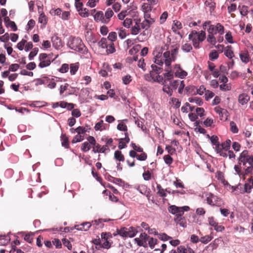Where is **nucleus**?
I'll return each instance as SVG.
<instances>
[{
	"mask_svg": "<svg viewBox=\"0 0 253 253\" xmlns=\"http://www.w3.org/2000/svg\"><path fill=\"white\" fill-rule=\"evenodd\" d=\"M151 67L152 70L150 71L149 75L145 76L146 80L148 81L161 83L164 81H166V82L167 81H170L174 77L173 72L166 70L167 72L164 74V78L163 76L159 75L163 71L162 67H157L154 64H152Z\"/></svg>",
	"mask_w": 253,
	"mask_h": 253,
	"instance_id": "1",
	"label": "nucleus"
},
{
	"mask_svg": "<svg viewBox=\"0 0 253 253\" xmlns=\"http://www.w3.org/2000/svg\"><path fill=\"white\" fill-rule=\"evenodd\" d=\"M67 45L70 49L83 54L86 53L87 51L82 40L78 37L70 36L68 39Z\"/></svg>",
	"mask_w": 253,
	"mask_h": 253,
	"instance_id": "2",
	"label": "nucleus"
},
{
	"mask_svg": "<svg viewBox=\"0 0 253 253\" xmlns=\"http://www.w3.org/2000/svg\"><path fill=\"white\" fill-rule=\"evenodd\" d=\"M203 28L204 30L207 29L209 34L216 35L219 34L222 35L224 33V27L219 23H216V25L211 24V21H207L203 24Z\"/></svg>",
	"mask_w": 253,
	"mask_h": 253,
	"instance_id": "3",
	"label": "nucleus"
},
{
	"mask_svg": "<svg viewBox=\"0 0 253 253\" xmlns=\"http://www.w3.org/2000/svg\"><path fill=\"white\" fill-rule=\"evenodd\" d=\"M206 32L204 31L197 32L192 31L189 35V39L192 41L193 46L198 49L200 47V43L206 39Z\"/></svg>",
	"mask_w": 253,
	"mask_h": 253,
	"instance_id": "4",
	"label": "nucleus"
},
{
	"mask_svg": "<svg viewBox=\"0 0 253 253\" xmlns=\"http://www.w3.org/2000/svg\"><path fill=\"white\" fill-rule=\"evenodd\" d=\"M178 50L179 49L178 47H175L171 50V52L169 51H167L164 52L165 65L166 66H169L171 62L175 60L178 53Z\"/></svg>",
	"mask_w": 253,
	"mask_h": 253,
	"instance_id": "5",
	"label": "nucleus"
},
{
	"mask_svg": "<svg viewBox=\"0 0 253 253\" xmlns=\"http://www.w3.org/2000/svg\"><path fill=\"white\" fill-rule=\"evenodd\" d=\"M206 201L208 204L212 207H220L223 205L222 200L211 193L206 195Z\"/></svg>",
	"mask_w": 253,
	"mask_h": 253,
	"instance_id": "6",
	"label": "nucleus"
},
{
	"mask_svg": "<svg viewBox=\"0 0 253 253\" xmlns=\"http://www.w3.org/2000/svg\"><path fill=\"white\" fill-rule=\"evenodd\" d=\"M189 210L190 208L187 206L177 207L175 205H170L168 208V211L174 215H183L184 211H188Z\"/></svg>",
	"mask_w": 253,
	"mask_h": 253,
	"instance_id": "7",
	"label": "nucleus"
},
{
	"mask_svg": "<svg viewBox=\"0 0 253 253\" xmlns=\"http://www.w3.org/2000/svg\"><path fill=\"white\" fill-rule=\"evenodd\" d=\"M50 57L46 53H41L39 56L40 61L38 66L40 68H43L49 66L51 64Z\"/></svg>",
	"mask_w": 253,
	"mask_h": 253,
	"instance_id": "8",
	"label": "nucleus"
},
{
	"mask_svg": "<svg viewBox=\"0 0 253 253\" xmlns=\"http://www.w3.org/2000/svg\"><path fill=\"white\" fill-rule=\"evenodd\" d=\"M154 62L157 67H160L163 65L164 63H165V57H164V53L162 54V52L159 51L156 52L155 54V57L154 58Z\"/></svg>",
	"mask_w": 253,
	"mask_h": 253,
	"instance_id": "9",
	"label": "nucleus"
},
{
	"mask_svg": "<svg viewBox=\"0 0 253 253\" xmlns=\"http://www.w3.org/2000/svg\"><path fill=\"white\" fill-rule=\"evenodd\" d=\"M249 158V152L248 150H244L240 155L238 158V162L240 165L242 164L245 167H247L246 165Z\"/></svg>",
	"mask_w": 253,
	"mask_h": 253,
	"instance_id": "10",
	"label": "nucleus"
},
{
	"mask_svg": "<svg viewBox=\"0 0 253 253\" xmlns=\"http://www.w3.org/2000/svg\"><path fill=\"white\" fill-rule=\"evenodd\" d=\"M174 68L175 69V71L174 72L175 77L180 79H183L187 76V73L182 70L179 65H175Z\"/></svg>",
	"mask_w": 253,
	"mask_h": 253,
	"instance_id": "11",
	"label": "nucleus"
},
{
	"mask_svg": "<svg viewBox=\"0 0 253 253\" xmlns=\"http://www.w3.org/2000/svg\"><path fill=\"white\" fill-rule=\"evenodd\" d=\"M106 150L110 151L109 148H107V145H104L101 147L100 144H97L93 147L92 152L94 153H104Z\"/></svg>",
	"mask_w": 253,
	"mask_h": 253,
	"instance_id": "12",
	"label": "nucleus"
},
{
	"mask_svg": "<svg viewBox=\"0 0 253 253\" xmlns=\"http://www.w3.org/2000/svg\"><path fill=\"white\" fill-rule=\"evenodd\" d=\"M182 28V26L180 22L177 20L173 21L171 29L174 33L180 35V32L178 31V30L181 29Z\"/></svg>",
	"mask_w": 253,
	"mask_h": 253,
	"instance_id": "13",
	"label": "nucleus"
},
{
	"mask_svg": "<svg viewBox=\"0 0 253 253\" xmlns=\"http://www.w3.org/2000/svg\"><path fill=\"white\" fill-rule=\"evenodd\" d=\"M162 83L163 84V90L164 92L166 93L169 96H171L173 93V89L170 86V84H167L166 81H164Z\"/></svg>",
	"mask_w": 253,
	"mask_h": 253,
	"instance_id": "14",
	"label": "nucleus"
},
{
	"mask_svg": "<svg viewBox=\"0 0 253 253\" xmlns=\"http://www.w3.org/2000/svg\"><path fill=\"white\" fill-rule=\"evenodd\" d=\"M51 40L53 45L55 48L57 49L59 48L60 47L62 46V41L60 39V38H59L58 36H53L52 37Z\"/></svg>",
	"mask_w": 253,
	"mask_h": 253,
	"instance_id": "15",
	"label": "nucleus"
},
{
	"mask_svg": "<svg viewBox=\"0 0 253 253\" xmlns=\"http://www.w3.org/2000/svg\"><path fill=\"white\" fill-rule=\"evenodd\" d=\"M250 100V97L245 93H242L238 96V101L241 105L246 104Z\"/></svg>",
	"mask_w": 253,
	"mask_h": 253,
	"instance_id": "16",
	"label": "nucleus"
},
{
	"mask_svg": "<svg viewBox=\"0 0 253 253\" xmlns=\"http://www.w3.org/2000/svg\"><path fill=\"white\" fill-rule=\"evenodd\" d=\"M155 20L153 18H150L149 20H144L141 23V27L143 29L147 30L149 29L150 25H152Z\"/></svg>",
	"mask_w": 253,
	"mask_h": 253,
	"instance_id": "17",
	"label": "nucleus"
},
{
	"mask_svg": "<svg viewBox=\"0 0 253 253\" xmlns=\"http://www.w3.org/2000/svg\"><path fill=\"white\" fill-rule=\"evenodd\" d=\"M91 226V223L89 222H84L81 225L75 226L76 229L81 231H87Z\"/></svg>",
	"mask_w": 253,
	"mask_h": 253,
	"instance_id": "18",
	"label": "nucleus"
},
{
	"mask_svg": "<svg viewBox=\"0 0 253 253\" xmlns=\"http://www.w3.org/2000/svg\"><path fill=\"white\" fill-rule=\"evenodd\" d=\"M114 12L111 8H108L105 13L104 24H108L111 17L113 16Z\"/></svg>",
	"mask_w": 253,
	"mask_h": 253,
	"instance_id": "19",
	"label": "nucleus"
},
{
	"mask_svg": "<svg viewBox=\"0 0 253 253\" xmlns=\"http://www.w3.org/2000/svg\"><path fill=\"white\" fill-rule=\"evenodd\" d=\"M94 19L97 22L101 21L102 23H104L103 21L105 19L103 12L101 11L96 12L94 15Z\"/></svg>",
	"mask_w": 253,
	"mask_h": 253,
	"instance_id": "20",
	"label": "nucleus"
},
{
	"mask_svg": "<svg viewBox=\"0 0 253 253\" xmlns=\"http://www.w3.org/2000/svg\"><path fill=\"white\" fill-rule=\"evenodd\" d=\"M134 188L143 195H146L148 192V188L145 185L135 186Z\"/></svg>",
	"mask_w": 253,
	"mask_h": 253,
	"instance_id": "21",
	"label": "nucleus"
},
{
	"mask_svg": "<svg viewBox=\"0 0 253 253\" xmlns=\"http://www.w3.org/2000/svg\"><path fill=\"white\" fill-rule=\"evenodd\" d=\"M184 92L188 95L196 94V87L194 85L187 86L184 89Z\"/></svg>",
	"mask_w": 253,
	"mask_h": 253,
	"instance_id": "22",
	"label": "nucleus"
},
{
	"mask_svg": "<svg viewBox=\"0 0 253 253\" xmlns=\"http://www.w3.org/2000/svg\"><path fill=\"white\" fill-rule=\"evenodd\" d=\"M79 68V63L78 62L71 64L70 65V72L72 75H75Z\"/></svg>",
	"mask_w": 253,
	"mask_h": 253,
	"instance_id": "23",
	"label": "nucleus"
},
{
	"mask_svg": "<svg viewBox=\"0 0 253 253\" xmlns=\"http://www.w3.org/2000/svg\"><path fill=\"white\" fill-rule=\"evenodd\" d=\"M140 23V20L137 21L135 22V25L132 26L131 29V33L133 35H136L140 32V28L139 26V24Z\"/></svg>",
	"mask_w": 253,
	"mask_h": 253,
	"instance_id": "24",
	"label": "nucleus"
},
{
	"mask_svg": "<svg viewBox=\"0 0 253 253\" xmlns=\"http://www.w3.org/2000/svg\"><path fill=\"white\" fill-rule=\"evenodd\" d=\"M136 230L132 227L127 228L126 237L132 238L135 236L137 233Z\"/></svg>",
	"mask_w": 253,
	"mask_h": 253,
	"instance_id": "25",
	"label": "nucleus"
},
{
	"mask_svg": "<svg viewBox=\"0 0 253 253\" xmlns=\"http://www.w3.org/2000/svg\"><path fill=\"white\" fill-rule=\"evenodd\" d=\"M115 159L120 162H124L125 161V158L124 155L122 154V152L119 150H117L114 153Z\"/></svg>",
	"mask_w": 253,
	"mask_h": 253,
	"instance_id": "26",
	"label": "nucleus"
},
{
	"mask_svg": "<svg viewBox=\"0 0 253 253\" xmlns=\"http://www.w3.org/2000/svg\"><path fill=\"white\" fill-rule=\"evenodd\" d=\"M188 101L190 103H195L199 106L202 105L203 103L202 99L201 98L198 97H190L188 99Z\"/></svg>",
	"mask_w": 253,
	"mask_h": 253,
	"instance_id": "27",
	"label": "nucleus"
},
{
	"mask_svg": "<svg viewBox=\"0 0 253 253\" xmlns=\"http://www.w3.org/2000/svg\"><path fill=\"white\" fill-rule=\"evenodd\" d=\"M10 239L8 236H1L0 237V245L5 246L10 242Z\"/></svg>",
	"mask_w": 253,
	"mask_h": 253,
	"instance_id": "28",
	"label": "nucleus"
},
{
	"mask_svg": "<svg viewBox=\"0 0 253 253\" xmlns=\"http://www.w3.org/2000/svg\"><path fill=\"white\" fill-rule=\"evenodd\" d=\"M207 41L213 45H215L216 43V39L214 37V35L211 34H209L208 35Z\"/></svg>",
	"mask_w": 253,
	"mask_h": 253,
	"instance_id": "29",
	"label": "nucleus"
},
{
	"mask_svg": "<svg viewBox=\"0 0 253 253\" xmlns=\"http://www.w3.org/2000/svg\"><path fill=\"white\" fill-rule=\"evenodd\" d=\"M238 9L240 10V14L245 16L247 15L248 12V7L246 5H239L238 6Z\"/></svg>",
	"mask_w": 253,
	"mask_h": 253,
	"instance_id": "30",
	"label": "nucleus"
},
{
	"mask_svg": "<svg viewBox=\"0 0 253 253\" xmlns=\"http://www.w3.org/2000/svg\"><path fill=\"white\" fill-rule=\"evenodd\" d=\"M39 22L42 24L44 26H45L47 23V19L43 12L39 13Z\"/></svg>",
	"mask_w": 253,
	"mask_h": 253,
	"instance_id": "31",
	"label": "nucleus"
},
{
	"mask_svg": "<svg viewBox=\"0 0 253 253\" xmlns=\"http://www.w3.org/2000/svg\"><path fill=\"white\" fill-rule=\"evenodd\" d=\"M218 52L215 50H212L209 54V58L211 61L217 59L218 57Z\"/></svg>",
	"mask_w": 253,
	"mask_h": 253,
	"instance_id": "32",
	"label": "nucleus"
},
{
	"mask_svg": "<svg viewBox=\"0 0 253 253\" xmlns=\"http://www.w3.org/2000/svg\"><path fill=\"white\" fill-rule=\"evenodd\" d=\"M181 81L179 80H175L173 81H171L169 83L170 86L172 88V89H176L181 83Z\"/></svg>",
	"mask_w": 253,
	"mask_h": 253,
	"instance_id": "33",
	"label": "nucleus"
},
{
	"mask_svg": "<svg viewBox=\"0 0 253 253\" xmlns=\"http://www.w3.org/2000/svg\"><path fill=\"white\" fill-rule=\"evenodd\" d=\"M105 48L106 49V52L107 54L113 53L116 51L114 43L113 42H110L109 44H108L107 46V47Z\"/></svg>",
	"mask_w": 253,
	"mask_h": 253,
	"instance_id": "34",
	"label": "nucleus"
},
{
	"mask_svg": "<svg viewBox=\"0 0 253 253\" xmlns=\"http://www.w3.org/2000/svg\"><path fill=\"white\" fill-rule=\"evenodd\" d=\"M91 148L90 145L87 141L84 142L81 146V149L82 151L86 152Z\"/></svg>",
	"mask_w": 253,
	"mask_h": 253,
	"instance_id": "35",
	"label": "nucleus"
},
{
	"mask_svg": "<svg viewBox=\"0 0 253 253\" xmlns=\"http://www.w3.org/2000/svg\"><path fill=\"white\" fill-rule=\"evenodd\" d=\"M212 239L213 236L207 235L202 237L200 239V241L203 244H206L210 242Z\"/></svg>",
	"mask_w": 253,
	"mask_h": 253,
	"instance_id": "36",
	"label": "nucleus"
},
{
	"mask_svg": "<svg viewBox=\"0 0 253 253\" xmlns=\"http://www.w3.org/2000/svg\"><path fill=\"white\" fill-rule=\"evenodd\" d=\"M205 4L206 6L210 8L211 11H213L215 7V3L211 1H211L206 0L205 2Z\"/></svg>",
	"mask_w": 253,
	"mask_h": 253,
	"instance_id": "37",
	"label": "nucleus"
},
{
	"mask_svg": "<svg viewBox=\"0 0 253 253\" xmlns=\"http://www.w3.org/2000/svg\"><path fill=\"white\" fill-rule=\"evenodd\" d=\"M61 139L62 140V145L66 148L69 147L68 139L65 134H62L61 135Z\"/></svg>",
	"mask_w": 253,
	"mask_h": 253,
	"instance_id": "38",
	"label": "nucleus"
},
{
	"mask_svg": "<svg viewBox=\"0 0 253 253\" xmlns=\"http://www.w3.org/2000/svg\"><path fill=\"white\" fill-rule=\"evenodd\" d=\"M148 240V244L150 248L152 249H154L155 245L157 244L158 240L157 239L153 238L152 237H150Z\"/></svg>",
	"mask_w": 253,
	"mask_h": 253,
	"instance_id": "39",
	"label": "nucleus"
},
{
	"mask_svg": "<svg viewBox=\"0 0 253 253\" xmlns=\"http://www.w3.org/2000/svg\"><path fill=\"white\" fill-rule=\"evenodd\" d=\"M230 126L231 131L233 133H238L239 130H238V127L237 126V125H236V123L234 122H233V121L230 122Z\"/></svg>",
	"mask_w": 253,
	"mask_h": 253,
	"instance_id": "40",
	"label": "nucleus"
},
{
	"mask_svg": "<svg viewBox=\"0 0 253 253\" xmlns=\"http://www.w3.org/2000/svg\"><path fill=\"white\" fill-rule=\"evenodd\" d=\"M99 45L103 48H105L108 45V40L107 39L102 38L98 42Z\"/></svg>",
	"mask_w": 253,
	"mask_h": 253,
	"instance_id": "41",
	"label": "nucleus"
},
{
	"mask_svg": "<svg viewBox=\"0 0 253 253\" xmlns=\"http://www.w3.org/2000/svg\"><path fill=\"white\" fill-rule=\"evenodd\" d=\"M231 141L229 139H227L226 141L221 144V146L224 151H228L230 148Z\"/></svg>",
	"mask_w": 253,
	"mask_h": 253,
	"instance_id": "42",
	"label": "nucleus"
},
{
	"mask_svg": "<svg viewBox=\"0 0 253 253\" xmlns=\"http://www.w3.org/2000/svg\"><path fill=\"white\" fill-rule=\"evenodd\" d=\"M182 50L186 52H189L192 49V46L190 43H186L181 47Z\"/></svg>",
	"mask_w": 253,
	"mask_h": 253,
	"instance_id": "43",
	"label": "nucleus"
},
{
	"mask_svg": "<svg viewBox=\"0 0 253 253\" xmlns=\"http://www.w3.org/2000/svg\"><path fill=\"white\" fill-rule=\"evenodd\" d=\"M69 65L68 64L64 63L61 65V67L58 69L59 72L62 73H67L69 70Z\"/></svg>",
	"mask_w": 253,
	"mask_h": 253,
	"instance_id": "44",
	"label": "nucleus"
},
{
	"mask_svg": "<svg viewBox=\"0 0 253 253\" xmlns=\"http://www.w3.org/2000/svg\"><path fill=\"white\" fill-rule=\"evenodd\" d=\"M157 188L158 189V193L161 197H165L167 196V194L165 193L164 190L162 188L160 184H157Z\"/></svg>",
	"mask_w": 253,
	"mask_h": 253,
	"instance_id": "45",
	"label": "nucleus"
},
{
	"mask_svg": "<svg viewBox=\"0 0 253 253\" xmlns=\"http://www.w3.org/2000/svg\"><path fill=\"white\" fill-rule=\"evenodd\" d=\"M164 160L165 161V163L169 166L171 165L173 162V159L169 155L164 156Z\"/></svg>",
	"mask_w": 253,
	"mask_h": 253,
	"instance_id": "46",
	"label": "nucleus"
},
{
	"mask_svg": "<svg viewBox=\"0 0 253 253\" xmlns=\"http://www.w3.org/2000/svg\"><path fill=\"white\" fill-rule=\"evenodd\" d=\"M84 140V136L82 135H80L77 134L75 137L73 138L72 140V142L73 143H76L77 142H81Z\"/></svg>",
	"mask_w": 253,
	"mask_h": 253,
	"instance_id": "47",
	"label": "nucleus"
},
{
	"mask_svg": "<svg viewBox=\"0 0 253 253\" xmlns=\"http://www.w3.org/2000/svg\"><path fill=\"white\" fill-rule=\"evenodd\" d=\"M139 236L142 242L145 245L147 244L146 242L149 239V236L145 233H141Z\"/></svg>",
	"mask_w": 253,
	"mask_h": 253,
	"instance_id": "48",
	"label": "nucleus"
},
{
	"mask_svg": "<svg viewBox=\"0 0 253 253\" xmlns=\"http://www.w3.org/2000/svg\"><path fill=\"white\" fill-rule=\"evenodd\" d=\"M127 228L124 227L119 230H117L118 234L123 237H126Z\"/></svg>",
	"mask_w": 253,
	"mask_h": 253,
	"instance_id": "49",
	"label": "nucleus"
},
{
	"mask_svg": "<svg viewBox=\"0 0 253 253\" xmlns=\"http://www.w3.org/2000/svg\"><path fill=\"white\" fill-rule=\"evenodd\" d=\"M117 129L120 131H127V127L123 122H121L118 125Z\"/></svg>",
	"mask_w": 253,
	"mask_h": 253,
	"instance_id": "50",
	"label": "nucleus"
},
{
	"mask_svg": "<svg viewBox=\"0 0 253 253\" xmlns=\"http://www.w3.org/2000/svg\"><path fill=\"white\" fill-rule=\"evenodd\" d=\"M38 51V48L36 47L34 48L32 51L30 52L29 55V59L30 60H32L33 59L34 57L37 54Z\"/></svg>",
	"mask_w": 253,
	"mask_h": 253,
	"instance_id": "51",
	"label": "nucleus"
},
{
	"mask_svg": "<svg viewBox=\"0 0 253 253\" xmlns=\"http://www.w3.org/2000/svg\"><path fill=\"white\" fill-rule=\"evenodd\" d=\"M240 57L242 61L244 63H247L249 61V57L247 53H241Z\"/></svg>",
	"mask_w": 253,
	"mask_h": 253,
	"instance_id": "52",
	"label": "nucleus"
},
{
	"mask_svg": "<svg viewBox=\"0 0 253 253\" xmlns=\"http://www.w3.org/2000/svg\"><path fill=\"white\" fill-rule=\"evenodd\" d=\"M117 39V33L115 32H112L109 34L108 39L110 41V42L115 41Z\"/></svg>",
	"mask_w": 253,
	"mask_h": 253,
	"instance_id": "53",
	"label": "nucleus"
},
{
	"mask_svg": "<svg viewBox=\"0 0 253 253\" xmlns=\"http://www.w3.org/2000/svg\"><path fill=\"white\" fill-rule=\"evenodd\" d=\"M253 171V166H249L245 170L243 171V176H244L246 175H248L251 173Z\"/></svg>",
	"mask_w": 253,
	"mask_h": 253,
	"instance_id": "54",
	"label": "nucleus"
},
{
	"mask_svg": "<svg viewBox=\"0 0 253 253\" xmlns=\"http://www.w3.org/2000/svg\"><path fill=\"white\" fill-rule=\"evenodd\" d=\"M123 82L125 84H128L131 81V77L127 75L122 78Z\"/></svg>",
	"mask_w": 253,
	"mask_h": 253,
	"instance_id": "55",
	"label": "nucleus"
},
{
	"mask_svg": "<svg viewBox=\"0 0 253 253\" xmlns=\"http://www.w3.org/2000/svg\"><path fill=\"white\" fill-rule=\"evenodd\" d=\"M103 124H104L103 121V120H100V121H99L98 123H97L95 124V126H94V129L96 131L102 130V129L101 128L103 126Z\"/></svg>",
	"mask_w": 253,
	"mask_h": 253,
	"instance_id": "56",
	"label": "nucleus"
},
{
	"mask_svg": "<svg viewBox=\"0 0 253 253\" xmlns=\"http://www.w3.org/2000/svg\"><path fill=\"white\" fill-rule=\"evenodd\" d=\"M159 238L160 240L163 241H167L169 239H171V237L169 236L166 233H163L159 234Z\"/></svg>",
	"mask_w": 253,
	"mask_h": 253,
	"instance_id": "57",
	"label": "nucleus"
},
{
	"mask_svg": "<svg viewBox=\"0 0 253 253\" xmlns=\"http://www.w3.org/2000/svg\"><path fill=\"white\" fill-rule=\"evenodd\" d=\"M214 95V94L213 92H212L210 90H207L205 92V99L207 101H208L209 99L212 98Z\"/></svg>",
	"mask_w": 253,
	"mask_h": 253,
	"instance_id": "58",
	"label": "nucleus"
},
{
	"mask_svg": "<svg viewBox=\"0 0 253 253\" xmlns=\"http://www.w3.org/2000/svg\"><path fill=\"white\" fill-rule=\"evenodd\" d=\"M83 4L82 2L80 1V0H77V1H75V6L77 9V10L79 12L80 11H83Z\"/></svg>",
	"mask_w": 253,
	"mask_h": 253,
	"instance_id": "59",
	"label": "nucleus"
},
{
	"mask_svg": "<svg viewBox=\"0 0 253 253\" xmlns=\"http://www.w3.org/2000/svg\"><path fill=\"white\" fill-rule=\"evenodd\" d=\"M210 140L212 145L215 146L219 144L218 138L217 136L212 135L210 137Z\"/></svg>",
	"mask_w": 253,
	"mask_h": 253,
	"instance_id": "60",
	"label": "nucleus"
},
{
	"mask_svg": "<svg viewBox=\"0 0 253 253\" xmlns=\"http://www.w3.org/2000/svg\"><path fill=\"white\" fill-rule=\"evenodd\" d=\"M77 133L80 135L83 134L87 131V129L83 126H79L77 128Z\"/></svg>",
	"mask_w": 253,
	"mask_h": 253,
	"instance_id": "61",
	"label": "nucleus"
},
{
	"mask_svg": "<svg viewBox=\"0 0 253 253\" xmlns=\"http://www.w3.org/2000/svg\"><path fill=\"white\" fill-rule=\"evenodd\" d=\"M225 55L230 59H231L234 56V53L231 49H227L224 51Z\"/></svg>",
	"mask_w": 253,
	"mask_h": 253,
	"instance_id": "62",
	"label": "nucleus"
},
{
	"mask_svg": "<svg viewBox=\"0 0 253 253\" xmlns=\"http://www.w3.org/2000/svg\"><path fill=\"white\" fill-rule=\"evenodd\" d=\"M132 24V19L130 18H126L123 22V25L126 28H128Z\"/></svg>",
	"mask_w": 253,
	"mask_h": 253,
	"instance_id": "63",
	"label": "nucleus"
},
{
	"mask_svg": "<svg viewBox=\"0 0 253 253\" xmlns=\"http://www.w3.org/2000/svg\"><path fill=\"white\" fill-rule=\"evenodd\" d=\"M187 247H185L184 246H180L177 247V252L178 253H187Z\"/></svg>",
	"mask_w": 253,
	"mask_h": 253,
	"instance_id": "64",
	"label": "nucleus"
}]
</instances>
